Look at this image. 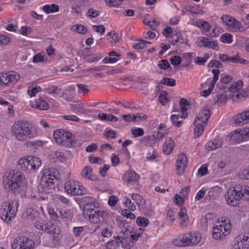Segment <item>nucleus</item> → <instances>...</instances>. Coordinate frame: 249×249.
<instances>
[{
	"mask_svg": "<svg viewBox=\"0 0 249 249\" xmlns=\"http://www.w3.org/2000/svg\"><path fill=\"white\" fill-rule=\"evenodd\" d=\"M11 131L16 140L22 142L33 139L37 135V132L33 129L32 124L27 120L15 122L11 126Z\"/></svg>",
	"mask_w": 249,
	"mask_h": 249,
	"instance_id": "obj_1",
	"label": "nucleus"
},
{
	"mask_svg": "<svg viewBox=\"0 0 249 249\" xmlns=\"http://www.w3.org/2000/svg\"><path fill=\"white\" fill-rule=\"evenodd\" d=\"M225 200L228 205L232 207L237 206L240 200H249V187L236 186L228 189L225 195Z\"/></svg>",
	"mask_w": 249,
	"mask_h": 249,
	"instance_id": "obj_2",
	"label": "nucleus"
},
{
	"mask_svg": "<svg viewBox=\"0 0 249 249\" xmlns=\"http://www.w3.org/2000/svg\"><path fill=\"white\" fill-rule=\"evenodd\" d=\"M25 177L23 174L16 170L10 171L5 174L3 178L4 188L8 191H18L23 183Z\"/></svg>",
	"mask_w": 249,
	"mask_h": 249,
	"instance_id": "obj_3",
	"label": "nucleus"
},
{
	"mask_svg": "<svg viewBox=\"0 0 249 249\" xmlns=\"http://www.w3.org/2000/svg\"><path fill=\"white\" fill-rule=\"evenodd\" d=\"M231 230V224L229 219L224 216L220 217L218 218L215 226L212 229V237L216 240H222Z\"/></svg>",
	"mask_w": 249,
	"mask_h": 249,
	"instance_id": "obj_4",
	"label": "nucleus"
},
{
	"mask_svg": "<svg viewBox=\"0 0 249 249\" xmlns=\"http://www.w3.org/2000/svg\"><path fill=\"white\" fill-rule=\"evenodd\" d=\"M18 165L23 171L35 172L41 166V160L32 156H24L18 160Z\"/></svg>",
	"mask_w": 249,
	"mask_h": 249,
	"instance_id": "obj_5",
	"label": "nucleus"
},
{
	"mask_svg": "<svg viewBox=\"0 0 249 249\" xmlns=\"http://www.w3.org/2000/svg\"><path fill=\"white\" fill-rule=\"evenodd\" d=\"M243 83L241 80L234 82L228 88L226 91L228 93V98L233 101H238L248 96V90L243 89Z\"/></svg>",
	"mask_w": 249,
	"mask_h": 249,
	"instance_id": "obj_6",
	"label": "nucleus"
},
{
	"mask_svg": "<svg viewBox=\"0 0 249 249\" xmlns=\"http://www.w3.org/2000/svg\"><path fill=\"white\" fill-rule=\"evenodd\" d=\"M54 141L59 145L71 147L76 143L74 137L71 132L63 129H58L53 133Z\"/></svg>",
	"mask_w": 249,
	"mask_h": 249,
	"instance_id": "obj_7",
	"label": "nucleus"
},
{
	"mask_svg": "<svg viewBox=\"0 0 249 249\" xmlns=\"http://www.w3.org/2000/svg\"><path fill=\"white\" fill-rule=\"evenodd\" d=\"M57 171L53 168L44 169L42 171L40 185L46 192L55 188V182L57 180Z\"/></svg>",
	"mask_w": 249,
	"mask_h": 249,
	"instance_id": "obj_8",
	"label": "nucleus"
},
{
	"mask_svg": "<svg viewBox=\"0 0 249 249\" xmlns=\"http://www.w3.org/2000/svg\"><path fill=\"white\" fill-rule=\"evenodd\" d=\"M105 212L95 209V206L88 204L84 208L83 214L86 219L93 224H100L105 219Z\"/></svg>",
	"mask_w": 249,
	"mask_h": 249,
	"instance_id": "obj_9",
	"label": "nucleus"
},
{
	"mask_svg": "<svg viewBox=\"0 0 249 249\" xmlns=\"http://www.w3.org/2000/svg\"><path fill=\"white\" fill-rule=\"evenodd\" d=\"M18 206V202L16 199L4 202L1 206L2 219L6 222L10 221L15 216Z\"/></svg>",
	"mask_w": 249,
	"mask_h": 249,
	"instance_id": "obj_10",
	"label": "nucleus"
},
{
	"mask_svg": "<svg viewBox=\"0 0 249 249\" xmlns=\"http://www.w3.org/2000/svg\"><path fill=\"white\" fill-rule=\"evenodd\" d=\"M210 116V111L207 109L201 110L198 114L195 120L194 133L195 136L199 137L203 132L204 126L207 123L208 120Z\"/></svg>",
	"mask_w": 249,
	"mask_h": 249,
	"instance_id": "obj_11",
	"label": "nucleus"
},
{
	"mask_svg": "<svg viewBox=\"0 0 249 249\" xmlns=\"http://www.w3.org/2000/svg\"><path fill=\"white\" fill-rule=\"evenodd\" d=\"M212 72L213 75V78H208L201 85V89H205L201 91V95L205 97L208 96L213 90L214 85L218 79L220 71L219 69H214L213 70Z\"/></svg>",
	"mask_w": 249,
	"mask_h": 249,
	"instance_id": "obj_12",
	"label": "nucleus"
},
{
	"mask_svg": "<svg viewBox=\"0 0 249 249\" xmlns=\"http://www.w3.org/2000/svg\"><path fill=\"white\" fill-rule=\"evenodd\" d=\"M65 191L73 196H80L86 194V189L82 184L74 180H69L64 185Z\"/></svg>",
	"mask_w": 249,
	"mask_h": 249,
	"instance_id": "obj_13",
	"label": "nucleus"
},
{
	"mask_svg": "<svg viewBox=\"0 0 249 249\" xmlns=\"http://www.w3.org/2000/svg\"><path fill=\"white\" fill-rule=\"evenodd\" d=\"M20 78L19 74L14 71L0 73V85L6 86L15 83Z\"/></svg>",
	"mask_w": 249,
	"mask_h": 249,
	"instance_id": "obj_14",
	"label": "nucleus"
},
{
	"mask_svg": "<svg viewBox=\"0 0 249 249\" xmlns=\"http://www.w3.org/2000/svg\"><path fill=\"white\" fill-rule=\"evenodd\" d=\"M13 248L18 249H34L35 243L32 239L24 237H18L14 240Z\"/></svg>",
	"mask_w": 249,
	"mask_h": 249,
	"instance_id": "obj_15",
	"label": "nucleus"
},
{
	"mask_svg": "<svg viewBox=\"0 0 249 249\" xmlns=\"http://www.w3.org/2000/svg\"><path fill=\"white\" fill-rule=\"evenodd\" d=\"M196 44L200 48H205L217 51L219 50L218 42L217 40H212L205 36L197 38Z\"/></svg>",
	"mask_w": 249,
	"mask_h": 249,
	"instance_id": "obj_16",
	"label": "nucleus"
},
{
	"mask_svg": "<svg viewBox=\"0 0 249 249\" xmlns=\"http://www.w3.org/2000/svg\"><path fill=\"white\" fill-rule=\"evenodd\" d=\"M162 35L166 38L171 39L174 43H178L181 36V34L178 29L173 30L170 26H166L162 32Z\"/></svg>",
	"mask_w": 249,
	"mask_h": 249,
	"instance_id": "obj_17",
	"label": "nucleus"
},
{
	"mask_svg": "<svg viewBox=\"0 0 249 249\" xmlns=\"http://www.w3.org/2000/svg\"><path fill=\"white\" fill-rule=\"evenodd\" d=\"M140 176L134 170L129 169L126 171L123 175L122 179L123 181L127 184L138 182L140 179Z\"/></svg>",
	"mask_w": 249,
	"mask_h": 249,
	"instance_id": "obj_18",
	"label": "nucleus"
},
{
	"mask_svg": "<svg viewBox=\"0 0 249 249\" xmlns=\"http://www.w3.org/2000/svg\"><path fill=\"white\" fill-rule=\"evenodd\" d=\"M231 137L238 143H240L243 141H246L249 140V127L243 128L242 130L237 132L234 131L232 133Z\"/></svg>",
	"mask_w": 249,
	"mask_h": 249,
	"instance_id": "obj_19",
	"label": "nucleus"
},
{
	"mask_svg": "<svg viewBox=\"0 0 249 249\" xmlns=\"http://www.w3.org/2000/svg\"><path fill=\"white\" fill-rule=\"evenodd\" d=\"M188 159L184 153H180L178 155L177 160L176 172L178 175H181L185 169L187 163Z\"/></svg>",
	"mask_w": 249,
	"mask_h": 249,
	"instance_id": "obj_20",
	"label": "nucleus"
},
{
	"mask_svg": "<svg viewBox=\"0 0 249 249\" xmlns=\"http://www.w3.org/2000/svg\"><path fill=\"white\" fill-rule=\"evenodd\" d=\"M232 120L236 125H240L249 123V109L235 115L232 118Z\"/></svg>",
	"mask_w": 249,
	"mask_h": 249,
	"instance_id": "obj_21",
	"label": "nucleus"
},
{
	"mask_svg": "<svg viewBox=\"0 0 249 249\" xmlns=\"http://www.w3.org/2000/svg\"><path fill=\"white\" fill-rule=\"evenodd\" d=\"M31 106L40 110H47L49 108V105L44 96H39L37 99L32 102Z\"/></svg>",
	"mask_w": 249,
	"mask_h": 249,
	"instance_id": "obj_22",
	"label": "nucleus"
},
{
	"mask_svg": "<svg viewBox=\"0 0 249 249\" xmlns=\"http://www.w3.org/2000/svg\"><path fill=\"white\" fill-rule=\"evenodd\" d=\"M197 26L201 28L202 33L203 35L208 36H217L216 33H215V28L213 29L212 33L208 34V32L210 31L211 29V26L208 22L200 20L197 22Z\"/></svg>",
	"mask_w": 249,
	"mask_h": 249,
	"instance_id": "obj_23",
	"label": "nucleus"
},
{
	"mask_svg": "<svg viewBox=\"0 0 249 249\" xmlns=\"http://www.w3.org/2000/svg\"><path fill=\"white\" fill-rule=\"evenodd\" d=\"M45 231L52 235L53 241L57 242L59 240L60 230L55 224L46 225Z\"/></svg>",
	"mask_w": 249,
	"mask_h": 249,
	"instance_id": "obj_24",
	"label": "nucleus"
},
{
	"mask_svg": "<svg viewBox=\"0 0 249 249\" xmlns=\"http://www.w3.org/2000/svg\"><path fill=\"white\" fill-rule=\"evenodd\" d=\"M100 249H121L119 245V236L115 237L114 240L107 242L106 244L100 246Z\"/></svg>",
	"mask_w": 249,
	"mask_h": 249,
	"instance_id": "obj_25",
	"label": "nucleus"
},
{
	"mask_svg": "<svg viewBox=\"0 0 249 249\" xmlns=\"http://www.w3.org/2000/svg\"><path fill=\"white\" fill-rule=\"evenodd\" d=\"M190 246H194L199 244L200 242L202 236L201 234L197 231H191L188 232Z\"/></svg>",
	"mask_w": 249,
	"mask_h": 249,
	"instance_id": "obj_26",
	"label": "nucleus"
},
{
	"mask_svg": "<svg viewBox=\"0 0 249 249\" xmlns=\"http://www.w3.org/2000/svg\"><path fill=\"white\" fill-rule=\"evenodd\" d=\"M81 175L87 179L91 180H96L97 176L92 173V168L89 166H85L81 171Z\"/></svg>",
	"mask_w": 249,
	"mask_h": 249,
	"instance_id": "obj_27",
	"label": "nucleus"
},
{
	"mask_svg": "<svg viewBox=\"0 0 249 249\" xmlns=\"http://www.w3.org/2000/svg\"><path fill=\"white\" fill-rule=\"evenodd\" d=\"M174 141L171 138H167L163 145V152L166 155H169L174 150Z\"/></svg>",
	"mask_w": 249,
	"mask_h": 249,
	"instance_id": "obj_28",
	"label": "nucleus"
},
{
	"mask_svg": "<svg viewBox=\"0 0 249 249\" xmlns=\"http://www.w3.org/2000/svg\"><path fill=\"white\" fill-rule=\"evenodd\" d=\"M239 246H242V249H249V233L240 235L237 240Z\"/></svg>",
	"mask_w": 249,
	"mask_h": 249,
	"instance_id": "obj_29",
	"label": "nucleus"
},
{
	"mask_svg": "<svg viewBox=\"0 0 249 249\" xmlns=\"http://www.w3.org/2000/svg\"><path fill=\"white\" fill-rule=\"evenodd\" d=\"M134 244V242L130 239L119 236V245L121 249H130Z\"/></svg>",
	"mask_w": 249,
	"mask_h": 249,
	"instance_id": "obj_30",
	"label": "nucleus"
},
{
	"mask_svg": "<svg viewBox=\"0 0 249 249\" xmlns=\"http://www.w3.org/2000/svg\"><path fill=\"white\" fill-rule=\"evenodd\" d=\"M222 143L221 139H215L213 141H209L207 144V149L209 151L215 150L219 147Z\"/></svg>",
	"mask_w": 249,
	"mask_h": 249,
	"instance_id": "obj_31",
	"label": "nucleus"
},
{
	"mask_svg": "<svg viewBox=\"0 0 249 249\" xmlns=\"http://www.w3.org/2000/svg\"><path fill=\"white\" fill-rule=\"evenodd\" d=\"M42 9L45 13L50 14L58 12L60 7L56 4H45L42 7Z\"/></svg>",
	"mask_w": 249,
	"mask_h": 249,
	"instance_id": "obj_32",
	"label": "nucleus"
},
{
	"mask_svg": "<svg viewBox=\"0 0 249 249\" xmlns=\"http://www.w3.org/2000/svg\"><path fill=\"white\" fill-rule=\"evenodd\" d=\"M229 28L235 32H243L246 30L242 23L236 19H235Z\"/></svg>",
	"mask_w": 249,
	"mask_h": 249,
	"instance_id": "obj_33",
	"label": "nucleus"
},
{
	"mask_svg": "<svg viewBox=\"0 0 249 249\" xmlns=\"http://www.w3.org/2000/svg\"><path fill=\"white\" fill-rule=\"evenodd\" d=\"M180 106L181 107V119H184L188 116L186 107L189 105L188 102L184 98L181 99L180 101Z\"/></svg>",
	"mask_w": 249,
	"mask_h": 249,
	"instance_id": "obj_34",
	"label": "nucleus"
},
{
	"mask_svg": "<svg viewBox=\"0 0 249 249\" xmlns=\"http://www.w3.org/2000/svg\"><path fill=\"white\" fill-rule=\"evenodd\" d=\"M43 92L49 94H61V89L55 86L46 87L43 89Z\"/></svg>",
	"mask_w": 249,
	"mask_h": 249,
	"instance_id": "obj_35",
	"label": "nucleus"
},
{
	"mask_svg": "<svg viewBox=\"0 0 249 249\" xmlns=\"http://www.w3.org/2000/svg\"><path fill=\"white\" fill-rule=\"evenodd\" d=\"M228 98V93L226 91L224 94H217L216 97L213 98V101L215 104L219 103H225Z\"/></svg>",
	"mask_w": 249,
	"mask_h": 249,
	"instance_id": "obj_36",
	"label": "nucleus"
},
{
	"mask_svg": "<svg viewBox=\"0 0 249 249\" xmlns=\"http://www.w3.org/2000/svg\"><path fill=\"white\" fill-rule=\"evenodd\" d=\"M86 228V226L74 227L72 229V233L76 237H81L85 234V230Z\"/></svg>",
	"mask_w": 249,
	"mask_h": 249,
	"instance_id": "obj_37",
	"label": "nucleus"
},
{
	"mask_svg": "<svg viewBox=\"0 0 249 249\" xmlns=\"http://www.w3.org/2000/svg\"><path fill=\"white\" fill-rule=\"evenodd\" d=\"M120 36L118 33L110 32L107 34V39L111 43H115L119 41Z\"/></svg>",
	"mask_w": 249,
	"mask_h": 249,
	"instance_id": "obj_38",
	"label": "nucleus"
},
{
	"mask_svg": "<svg viewBox=\"0 0 249 249\" xmlns=\"http://www.w3.org/2000/svg\"><path fill=\"white\" fill-rule=\"evenodd\" d=\"M87 106L88 104L85 105L79 101H78L73 105V107L75 111L82 114H85L87 112V110L85 109L84 108Z\"/></svg>",
	"mask_w": 249,
	"mask_h": 249,
	"instance_id": "obj_39",
	"label": "nucleus"
},
{
	"mask_svg": "<svg viewBox=\"0 0 249 249\" xmlns=\"http://www.w3.org/2000/svg\"><path fill=\"white\" fill-rule=\"evenodd\" d=\"M131 197L138 206L144 205L145 201L141 195L138 194H133L131 195Z\"/></svg>",
	"mask_w": 249,
	"mask_h": 249,
	"instance_id": "obj_40",
	"label": "nucleus"
},
{
	"mask_svg": "<svg viewBox=\"0 0 249 249\" xmlns=\"http://www.w3.org/2000/svg\"><path fill=\"white\" fill-rule=\"evenodd\" d=\"M230 62L233 63H239L245 65L249 64V62L247 60L240 57L238 54H236L235 56L231 57L230 58Z\"/></svg>",
	"mask_w": 249,
	"mask_h": 249,
	"instance_id": "obj_41",
	"label": "nucleus"
},
{
	"mask_svg": "<svg viewBox=\"0 0 249 249\" xmlns=\"http://www.w3.org/2000/svg\"><path fill=\"white\" fill-rule=\"evenodd\" d=\"M41 91V88L39 86H36V87H29L28 89V94L30 97H33L36 96V95Z\"/></svg>",
	"mask_w": 249,
	"mask_h": 249,
	"instance_id": "obj_42",
	"label": "nucleus"
},
{
	"mask_svg": "<svg viewBox=\"0 0 249 249\" xmlns=\"http://www.w3.org/2000/svg\"><path fill=\"white\" fill-rule=\"evenodd\" d=\"M221 20L223 23L226 25L229 28L230 27L232 22L234 21L235 18L233 17L228 15H224L221 17Z\"/></svg>",
	"mask_w": 249,
	"mask_h": 249,
	"instance_id": "obj_43",
	"label": "nucleus"
},
{
	"mask_svg": "<svg viewBox=\"0 0 249 249\" xmlns=\"http://www.w3.org/2000/svg\"><path fill=\"white\" fill-rule=\"evenodd\" d=\"M100 14V12L92 8H89L86 13V16L89 18H94L98 17Z\"/></svg>",
	"mask_w": 249,
	"mask_h": 249,
	"instance_id": "obj_44",
	"label": "nucleus"
},
{
	"mask_svg": "<svg viewBox=\"0 0 249 249\" xmlns=\"http://www.w3.org/2000/svg\"><path fill=\"white\" fill-rule=\"evenodd\" d=\"M71 30L80 34H85L87 32V28L80 24L72 26Z\"/></svg>",
	"mask_w": 249,
	"mask_h": 249,
	"instance_id": "obj_45",
	"label": "nucleus"
},
{
	"mask_svg": "<svg viewBox=\"0 0 249 249\" xmlns=\"http://www.w3.org/2000/svg\"><path fill=\"white\" fill-rule=\"evenodd\" d=\"M160 83L166 86L173 87L176 85V80L172 78L163 77L160 81Z\"/></svg>",
	"mask_w": 249,
	"mask_h": 249,
	"instance_id": "obj_46",
	"label": "nucleus"
},
{
	"mask_svg": "<svg viewBox=\"0 0 249 249\" xmlns=\"http://www.w3.org/2000/svg\"><path fill=\"white\" fill-rule=\"evenodd\" d=\"M173 243L175 246L178 247H186L182 234L179 235L174 239Z\"/></svg>",
	"mask_w": 249,
	"mask_h": 249,
	"instance_id": "obj_47",
	"label": "nucleus"
},
{
	"mask_svg": "<svg viewBox=\"0 0 249 249\" xmlns=\"http://www.w3.org/2000/svg\"><path fill=\"white\" fill-rule=\"evenodd\" d=\"M180 118H181L180 115L173 114L171 116V121L176 127H179L181 126L182 121L179 120Z\"/></svg>",
	"mask_w": 249,
	"mask_h": 249,
	"instance_id": "obj_48",
	"label": "nucleus"
},
{
	"mask_svg": "<svg viewBox=\"0 0 249 249\" xmlns=\"http://www.w3.org/2000/svg\"><path fill=\"white\" fill-rule=\"evenodd\" d=\"M131 133L134 138H137L143 136L144 134V132L143 129L142 128L135 127L131 129Z\"/></svg>",
	"mask_w": 249,
	"mask_h": 249,
	"instance_id": "obj_49",
	"label": "nucleus"
},
{
	"mask_svg": "<svg viewBox=\"0 0 249 249\" xmlns=\"http://www.w3.org/2000/svg\"><path fill=\"white\" fill-rule=\"evenodd\" d=\"M232 36L230 34L225 33L222 34L220 37V41L224 43L230 44L232 42Z\"/></svg>",
	"mask_w": 249,
	"mask_h": 249,
	"instance_id": "obj_50",
	"label": "nucleus"
},
{
	"mask_svg": "<svg viewBox=\"0 0 249 249\" xmlns=\"http://www.w3.org/2000/svg\"><path fill=\"white\" fill-rule=\"evenodd\" d=\"M167 96L168 93L166 91H162L159 96V102L162 105H165L169 101Z\"/></svg>",
	"mask_w": 249,
	"mask_h": 249,
	"instance_id": "obj_51",
	"label": "nucleus"
},
{
	"mask_svg": "<svg viewBox=\"0 0 249 249\" xmlns=\"http://www.w3.org/2000/svg\"><path fill=\"white\" fill-rule=\"evenodd\" d=\"M136 223L139 226L145 227L148 226L149 220L146 218L139 216L136 219Z\"/></svg>",
	"mask_w": 249,
	"mask_h": 249,
	"instance_id": "obj_52",
	"label": "nucleus"
},
{
	"mask_svg": "<svg viewBox=\"0 0 249 249\" xmlns=\"http://www.w3.org/2000/svg\"><path fill=\"white\" fill-rule=\"evenodd\" d=\"M32 32V29L27 26H22L18 31V33L24 36H28Z\"/></svg>",
	"mask_w": 249,
	"mask_h": 249,
	"instance_id": "obj_53",
	"label": "nucleus"
},
{
	"mask_svg": "<svg viewBox=\"0 0 249 249\" xmlns=\"http://www.w3.org/2000/svg\"><path fill=\"white\" fill-rule=\"evenodd\" d=\"M11 41V38L5 35L0 34V46H6Z\"/></svg>",
	"mask_w": 249,
	"mask_h": 249,
	"instance_id": "obj_54",
	"label": "nucleus"
},
{
	"mask_svg": "<svg viewBox=\"0 0 249 249\" xmlns=\"http://www.w3.org/2000/svg\"><path fill=\"white\" fill-rule=\"evenodd\" d=\"M124 206L129 211H134L136 210L135 205L129 198H126L124 203Z\"/></svg>",
	"mask_w": 249,
	"mask_h": 249,
	"instance_id": "obj_55",
	"label": "nucleus"
},
{
	"mask_svg": "<svg viewBox=\"0 0 249 249\" xmlns=\"http://www.w3.org/2000/svg\"><path fill=\"white\" fill-rule=\"evenodd\" d=\"M158 67L160 69L166 70L170 67V65L167 60L163 59L159 61Z\"/></svg>",
	"mask_w": 249,
	"mask_h": 249,
	"instance_id": "obj_56",
	"label": "nucleus"
},
{
	"mask_svg": "<svg viewBox=\"0 0 249 249\" xmlns=\"http://www.w3.org/2000/svg\"><path fill=\"white\" fill-rule=\"evenodd\" d=\"M209 57V55L208 54L205 53L204 54V57H196L195 59V62L198 65H204V64L206 63V62L207 61Z\"/></svg>",
	"mask_w": 249,
	"mask_h": 249,
	"instance_id": "obj_57",
	"label": "nucleus"
},
{
	"mask_svg": "<svg viewBox=\"0 0 249 249\" xmlns=\"http://www.w3.org/2000/svg\"><path fill=\"white\" fill-rule=\"evenodd\" d=\"M150 43V42L142 39L140 42L134 45V48L136 50H142L146 47L147 44Z\"/></svg>",
	"mask_w": 249,
	"mask_h": 249,
	"instance_id": "obj_58",
	"label": "nucleus"
},
{
	"mask_svg": "<svg viewBox=\"0 0 249 249\" xmlns=\"http://www.w3.org/2000/svg\"><path fill=\"white\" fill-rule=\"evenodd\" d=\"M175 212L172 209H169L166 213V219L170 223L173 224L175 220Z\"/></svg>",
	"mask_w": 249,
	"mask_h": 249,
	"instance_id": "obj_59",
	"label": "nucleus"
},
{
	"mask_svg": "<svg viewBox=\"0 0 249 249\" xmlns=\"http://www.w3.org/2000/svg\"><path fill=\"white\" fill-rule=\"evenodd\" d=\"M158 156L157 151L154 149L149 150L146 156L148 160H155Z\"/></svg>",
	"mask_w": 249,
	"mask_h": 249,
	"instance_id": "obj_60",
	"label": "nucleus"
},
{
	"mask_svg": "<svg viewBox=\"0 0 249 249\" xmlns=\"http://www.w3.org/2000/svg\"><path fill=\"white\" fill-rule=\"evenodd\" d=\"M120 59V58L118 57H112L110 56H107L105 57L103 60L102 62L104 64H113L117 62L118 60Z\"/></svg>",
	"mask_w": 249,
	"mask_h": 249,
	"instance_id": "obj_61",
	"label": "nucleus"
},
{
	"mask_svg": "<svg viewBox=\"0 0 249 249\" xmlns=\"http://www.w3.org/2000/svg\"><path fill=\"white\" fill-rule=\"evenodd\" d=\"M56 199L58 202L61 203L65 205H69L70 204V199L62 195H57Z\"/></svg>",
	"mask_w": 249,
	"mask_h": 249,
	"instance_id": "obj_62",
	"label": "nucleus"
},
{
	"mask_svg": "<svg viewBox=\"0 0 249 249\" xmlns=\"http://www.w3.org/2000/svg\"><path fill=\"white\" fill-rule=\"evenodd\" d=\"M77 86L78 93L85 94L89 92V89L87 85L83 84H78Z\"/></svg>",
	"mask_w": 249,
	"mask_h": 249,
	"instance_id": "obj_63",
	"label": "nucleus"
},
{
	"mask_svg": "<svg viewBox=\"0 0 249 249\" xmlns=\"http://www.w3.org/2000/svg\"><path fill=\"white\" fill-rule=\"evenodd\" d=\"M173 201L176 204L181 206L184 203V199L177 194L174 197Z\"/></svg>",
	"mask_w": 249,
	"mask_h": 249,
	"instance_id": "obj_64",
	"label": "nucleus"
}]
</instances>
